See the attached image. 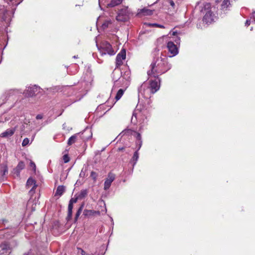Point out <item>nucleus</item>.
<instances>
[{
	"label": "nucleus",
	"instance_id": "1",
	"mask_svg": "<svg viewBox=\"0 0 255 255\" xmlns=\"http://www.w3.org/2000/svg\"><path fill=\"white\" fill-rule=\"evenodd\" d=\"M150 69L147 71V74L149 78L152 77H159V76L169 70L171 66L168 64L167 58L158 57L154 60L150 66Z\"/></svg>",
	"mask_w": 255,
	"mask_h": 255
},
{
	"label": "nucleus",
	"instance_id": "2",
	"mask_svg": "<svg viewBox=\"0 0 255 255\" xmlns=\"http://www.w3.org/2000/svg\"><path fill=\"white\" fill-rule=\"evenodd\" d=\"M204 14L202 21L203 23L209 25L215 21L216 16L211 10V5L210 3H206L201 9Z\"/></svg>",
	"mask_w": 255,
	"mask_h": 255
},
{
	"label": "nucleus",
	"instance_id": "3",
	"mask_svg": "<svg viewBox=\"0 0 255 255\" xmlns=\"http://www.w3.org/2000/svg\"><path fill=\"white\" fill-rule=\"evenodd\" d=\"M154 79H150L149 80V86L148 88L150 91V94L146 93V90L143 91V95L144 97L148 98L150 97L151 94H154L158 91L160 87L161 79L159 77H153Z\"/></svg>",
	"mask_w": 255,
	"mask_h": 255
},
{
	"label": "nucleus",
	"instance_id": "4",
	"mask_svg": "<svg viewBox=\"0 0 255 255\" xmlns=\"http://www.w3.org/2000/svg\"><path fill=\"white\" fill-rule=\"evenodd\" d=\"M130 11L128 7H124L120 9L116 16V20L118 21L125 22L129 19Z\"/></svg>",
	"mask_w": 255,
	"mask_h": 255
},
{
	"label": "nucleus",
	"instance_id": "5",
	"mask_svg": "<svg viewBox=\"0 0 255 255\" xmlns=\"http://www.w3.org/2000/svg\"><path fill=\"white\" fill-rule=\"evenodd\" d=\"M99 50L102 55L108 54L110 55H113L115 54L112 45L107 41L102 42Z\"/></svg>",
	"mask_w": 255,
	"mask_h": 255
},
{
	"label": "nucleus",
	"instance_id": "6",
	"mask_svg": "<svg viewBox=\"0 0 255 255\" xmlns=\"http://www.w3.org/2000/svg\"><path fill=\"white\" fill-rule=\"evenodd\" d=\"M126 58V51L125 49L121 50L117 55L116 59V68H118L123 64V61Z\"/></svg>",
	"mask_w": 255,
	"mask_h": 255
},
{
	"label": "nucleus",
	"instance_id": "7",
	"mask_svg": "<svg viewBox=\"0 0 255 255\" xmlns=\"http://www.w3.org/2000/svg\"><path fill=\"white\" fill-rule=\"evenodd\" d=\"M0 249V255H7L11 250L9 244L6 242H4L1 244Z\"/></svg>",
	"mask_w": 255,
	"mask_h": 255
},
{
	"label": "nucleus",
	"instance_id": "8",
	"mask_svg": "<svg viewBox=\"0 0 255 255\" xmlns=\"http://www.w3.org/2000/svg\"><path fill=\"white\" fill-rule=\"evenodd\" d=\"M115 179V175L111 172H110L108 175V177L104 182V190H107L110 187L112 183Z\"/></svg>",
	"mask_w": 255,
	"mask_h": 255
},
{
	"label": "nucleus",
	"instance_id": "9",
	"mask_svg": "<svg viewBox=\"0 0 255 255\" xmlns=\"http://www.w3.org/2000/svg\"><path fill=\"white\" fill-rule=\"evenodd\" d=\"M167 47L169 52L172 54V56L177 54L178 51L177 46L172 41L167 43Z\"/></svg>",
	"mask_w": 255,
	"mask_h": 255
},
{
	"label": "nucleus",
	"instance_id": "10",
	"mask_svg": "<svg viewBox=\"0 0 255 255\" xmlns=\"http://www.w3.org/2000/svg\"><path fill=\"white\" fill-rule=\"evenodd\" d=\"M153 10H151L146 7H144L137 10V15L139 16L151 15L153 14Z\"/></svg>",
	"mask_w": 255,
	"mask_h": 255
},
{
	"label": "nucleus",
	"instance_id": "11",
	"mask_svg": "<svg viewBox=\"0 0 255 255\" xmlns=\"http://www.w3.org/2000/svg\"><path fill=\"white\" fill-rule=\"evenodd\" d=\"M83 215L86 218H91L92 217L100 216V212L93 210L85 209L83 211Z\"/></svg>",
	"mask_w": 255,
	"mask_h": 255
},
{
	"label": "nucleus",
	"instance_id": "12",
	"mask_svg": "<svg viewBox=\"0 0 255 255\" xmlns=\"http://www.w3.org/2000/svg\"><path fill=\"white\" fill-rule=\"evenodd\" d=\"M39 90V88L36 86L28 87L25 92V95L27 97H32L36 95V93Z\"/></svg>",
	"mask_w": 255,
	"mask_h": 255
},
{
	"label": "nucleus",
	"instance_id": "13",
	"mask_svg": "<svg viewBox=\"0 0 255 255\" xmlns=\"http://www.w3.org/2000/svg\"><path fill=\"white\" fill-rule=\"evenodd\" d=\"M16 127L12 128L7 129L5 131L0 134V136L2 137H6L12 136L15 132Z\"/></svg>",
	"mask_w": 255,
	"mask_h": 255
},
{
	"label": "nucleus",
	"instance_id": "14",
	"mask_svg": "<svg viewBox=\"0 0 255 255\" xmlns=\"http://www.w3.org/2000/svg\"><path fill=\"white\" fill-rule=\"evenodd\" d=\"M25 167V164L23 161H20L18 163L16 167L14 168V173L16 174L17 176H19L20 175V172L21 170L24 169Z\"/></svg>",
	"mask_w": 255,
	"mask_h": 255
},
{
	"label": "nucleus",
	"instance_id": "15",
	"mask_svg": "<svg viewBox=\"0 0 255 255\" xmlns=\"http://www.w3.org/2000/svg\"><path fill=\"white\" fill-rule=\"evenodd\" d=\"M26 185L28 187L33 185L32 189L30 190V192L32 191L34 189H35L37 187L35 181L31 178H29L27 180L26 182Z\"/></svg>",
	"mask_w": 255,
	"mask_h": 255
},
{
	"label": "nucleus",
	"instance_id": "16",
	"mask_svg": "<svg viewBox=\"0 0 255 255\" xmlns=\"http://www.w3.org/2000/svg\"><path fill=\"white\" fill-rule=\"evenodd\" d=\"M138 158H139L138 151L136 150L134 152V154L130 161V162L131 163H132L133 166H134L136 163V162L137 161Z\"/></svg>",
	"mask_w": 255,
	"mask_h": 255
},
{
	"label": "nucleus",
	"instance_id": "17",
	"mask_svg": "<svg viewBox=\"0 0 255 255\" xmlns=\"http://www.w3.org/2000/svg\"><path fill=\"white\" fill-rule=\"evenodd\" d=\"M73 208V204L71 203H69L68 208V215L67 217V220L69 221L72 218V209Z\"/></svg>",
	"mask_w": 255,
	"mask_h": 255
},
{
	"label": "nucleus",
	"instance_id": "18",
	"mask_svg": "<svg viewBox=\"0 0 255 255\" xmlns=\"http://www.w3.org/2000/svg\"><path fill=\"white\" fill-rule=\"evenodd\" d=\"M88 193V191L87 189H83L81 190L79 194L76 196H77L79 199H82L87 196Z\"/></svg>",
	"mask_w": 255,
	"mask_h": 255
},
{
	"label": "nucleus",
	"instance_id": "19",
	"mask_svg": "<svg viewBox=\"0 0 255 255\" xmlns=\"http://www.w3.org/2000/svg\"><path fill=\"white\" fill-rule=\"evenodd\" d=\"M65 191V187L64 186H58L56 192L55 193L56 195L61 196Z\"/></svg>",
	"mask_w": 255,
	"mask_h": 255
},
{
	"label": "nucleus",
	"instance_id": "20",
	"mask_svg": "<svg viewBox=\"0 0 255 255\" xmlns=\"http://www.w3.org/2000/svg\"><path fill=\"white\" fill-rule=\"evenodd\" d=\"M123 0H112L108 5L110 7H114L121 4Z\"/></svg>",
	"mask_w": 255,
	"mask_h": 255
},
{
	"label": "nucleus",
	"instance_id": "21",
	"mask_svg": "<svg viewBox=\"0 0 255 255\" xmlns=\"http://www.w3.org/2000/svg\"><path fill=\"white\" fill-rule=\"evenodd\" d=\"M112 23V21L110 19H107L102 23V27L103 29H106Z\"/></svg>",
	"mask_w": 255,
	"mask_h": 255
},
{
	"label": "nucleus",
	"instance_id": "22",
	"mask_svg": "<svg viewBox=\"0 0 255 255\" xmlns=\"http://www.w3.org/2000/svg\"><path fill=\"white\" fill-rule=\"evenodd\" d=\"M77 139V135L74 134L72 136H71L68 139L67 144L69 145H71L72 144L74 143Z\"/></svg>",
	"mask_w": 255,
	"mask_h": 255
},
{
	"label": "nucleus",
	"instance_id": "23",
	"mask_svg": "<svg viewBox=\"0 0 255 255\" xmlns=\"http://www.w3.org/2000/svg\"><path fill=\"white\" fill-rule=\"evenodd\" d=\"M124 90L122 89H120L118 90L116 96L115 97V99L116 100V101H118L121 99V98L123 96L124 93Z\"/></svg>",
	"mask_w": 255,
	"mask_h": 255
},
{
	"label": "nucleus",
	"instance_id": "24",
	"mask_svg": "<svg viewBox=\"0 0 255 255\" xmlns=\"http://www.w3.org/2000/svg\"><path fill=\"white\" fill-rule=\"evenodd\" d=\"M83 207V205H82L80 207V208L78 209V211H77L76 214L75 215V220H77L78 219V218H79L80 215L81 214V213L82 212Z\"/></svg>",
	"mask_w": 255,
	"mask_h": 255
},
{
	"label": "nucleus",
	"instance_id": "25",
	"mask_svg": "<svg viewBox=\"0 0 255 255\" xmlns=\"http://www.w3.org/2000/svg\"><path fill=\"white\" fill-rule=\"evenodd\" d=\"M90 176L94 181H96L97 180L98 174L96 172L92 171L91 172Z\"/></svg>",
	"mask_w": 255,
	"mask_h": 255
},
{
	"label": "nucleus",
	"instance_id": "26",
	"mask_svg": "<svg viewBox=\"0 0 255 255\" xmlns=\"http://www.w3.org/2000/svg\"><path fill=\"white\" fill-rule=\"evenodd\" d=\"M133 135L136 138V141L142 140L141 135L139 132L134 131V134H133Z\"/></svg>",
	"mask_w": 255,
	"mask_h": 255
},
{
	"label": "nucleus",
	"instance_id": "27",
	"mask_svg": "<svg viewBox=\"0 0 255 255\" xmlns=\"http://www.w3.org/2000/svg\"><path fill=\"white\" fill-rule=\"evenodd\" d=\"M7 1L11 2L16 5L20 3L23 0H6Z\"/></svg>",
	"mask_w": 255,
	"mask_h": 255
},
{
	"label": "nucleus",
	"instance_id": "28",
	"mask_svg": "<svg viewBox=\"0 0 255 255\" xmlns=\"http://www.w3.org/2000/svg\"><path fill=\"white\" fill-rule=\"evenodd\" d=\"M229 0H224L222 4V7L223 8H227L228 6V4H229Z\"/></svg>",
	"mask_w": 255,
	"mask_h": 255
},
{
	"label": "nucleus",
	"instance_id": "29",
	"mask_svg": "<svg viewBox=\"0 0 255 255\" xmlns=\"http://www.w3.org/2000/svg\"><path fill=\"white\" fill-rule=\"evenodd\" d=\"M63 160L64 163H67L70 161V158L68 154H65L63 156Z\"/></svg>",
	"mask_w": 255,
	"mask_h": 255
},
{
	"label": "nucleus",
	"instance_id": "30",
	"mask_svg": "<svg viewBox=\"0 0 255 255\" xmlns=\"http://www.w3.org/2000/svg\"><path fill=\"white\" fill-rule=\"evenodd\" d=\"M29 140L28 138H25L22 142V146H25L29 143Z\"/></svg>",
	"mask_w": 255,
	"mask_h": 255
},
{
	"label": "nucleus",
	"instance_id": "31",
	"mask_svg": "<svg viewBox=\"0 0 255 255\" xmlns=\"http://www.w3.org/2000/svg\"><path fill=\"white\" fill-rule=\"evenodd\" d=\"M136 144H137V149L136 150L138 151L140 149V148H141V147L142 146V140L136 141Z\"/></svg>",
	"mask_w": 255,
	"mask_h": 255
},
{
	"label": "nucleus",
	"instance_id": "32",
	"mask_svg": "<svg viewBox=\"0 0 255 255\" xmlns=\"http://www.w3.org/2000/svg\"><path fill=\"white\" fill-rule=\"evenodd\" d=\"M78 199H79L78 198V197H77V196H76V197H75V198H72L70 200V201H69V203H71L72 204H73L74 203H76L77 202V201H78Z\"/></svg>",
	"mask_w": 255,
	"mask_h": 255
},
{
	"label": "nucleus",
	"instance_id": "33",
	"mask_svg": "<svg viewBox=\"0 0 255 255\" xmlns=\"http://www.w3.org/2000/svg\"><path fill=\"white\" fill-rule=\"evenodd\" d=\"M77 250L79 251V252H80V253L82 255H87L88 254L81 248H77Z\"/></svg>",
	"mask_w": 255,
	"mask_h": 255
},
{
	"label": "nucleus",
	"instance_id": "34",
	"mask_svg": "<svg viewBox=\"0 0 255 255\" xmlns=\"http://www.w3.org/2000/svg\"><path fill=\"white\" fill-rule=\"evenodd\" d=\"M30 166L32 167L34 170H35L36 168V165L32 161L30 162Z\"/></svg>",
	"mask_w": 255,
	"mask_h": 255
},
{
	"label": "nucleus",
	"instance_id": "35",
	"mask_svg": "<svg viewBox=\"0 0 255 255\" xmlns=\"http://www.w3.org/2000/svg\"><path fill=\"white\" fill-rule=\"evenodd\" d=\"M169 3L170 5H171L173 8H174L175 4V3L174 2V1H173V0H170L169 1Z\"/></svg>",
	"mask_w": 255,
	"mask_h": 255
},
{
	"label": "nucleus",
	"instance_id": "36",
	"mask_svg": "<svg viewBox=\"0 0 255 255\" xmlns=\"http://www.w3.org/2000/svg\"><path fill=\"white\" fill-rule=\"evenodd\" d=\"M153 25L155 26L156 27L161 28H165L163 25H160V24H156V23L154 24Z\"/></svg>",
	"mask_w": 255,
	"mask_h": 255
},
{
	"label": "nucleus",
	"instance_id": "37",
	"mask_svg": "<svg viewBox=\"0 0 255 255\" xmlns=\"http://www.w3.org/2000/svg\"><path fill=\"white\" fill-rule=\"evenodd\" d=\"M42 118H43V116H42V115H41V114H38V115H37L36 116V119L37 120H41V119H42Z\"/></svg>",
	"mask_w": 255,
	"mask_h": 255
},
{
	"label": "nucleus",
	"instance_id": "38",
	"mask_svg": "<svg viewBox=\"0 0 255 255\" xmlns=\"http://www.w3.org/2000/svg\"><path fill=\"white\" fill-rule=\"evenodd\" d=\"M125 149V147H119L117 149L118 151H124Z\"/></svg>",
	"mask_w": 255,
	"mask_h": 255
},
{
	"label": "nucleus",
	"instance_id": "39",
	"mask_svg": "<svg viewBox=\"0 0 255 255\" xmlns=\"http://www.w3.org/2000/svg\"><path fill=\"white\" fill-rule=\"evenodd\" d=\"M251 24V21L250 20H247L246 21V25L249 26Z\"/></svg>",
	"mask_w": 255,
	"mask_h": 255
},
{
	"label": "nucleus",
	"instance_id": "40",
	"mask_svg": "<svg viewBox=\"0 0 255 255\" xmlns=\"http://www.w3.org/2000/svg\"><path fill=\"white\" fill-rule=\"evenodd\" d=\"M8 172V170H7V167H5V169H4V171H3V175H4L5 174V173H7Z\"/></svg>",
	"mask_w": 255,
	"mask_h": 255
},
{
	"label": "nucleus",
	"instance_id": "41",
	"mask_svg": "<svg viewBox=\"0 0 255 255\" xmlns=\"http://www.w3.org/2000/svg\"><path fill=\"white\" fill-rule=\"evenodd\" d=\"M177 32L176 31H174V32H173V33H172V35H177Z\"/></svg>",
	"mask_w": 255,
	"mask_h": 255
},
{
	"label": "nucleus",
	"instance_id": "42",
	"mask_svg": "<svg viewBox=\"0 0 255 255\" xmlns=\"http://www.w3.org/2000/svg\"><path fill=\"white\" fill-rule=\"evenodd\" d=\"M73 58H78V55H77V56L75 55V56H73Z\"/></svg>",
	"mask_w": 255,
	"mask_h": 255
},
{
	"label": "nucleus",
	"instance_id": "43",
	"mask_svg": "<svg viewBox=\"0 0 255 255\" xmlns=\"http://www.w3.org/2000/svg\"><path fill=\"white\" fill-rule=\"evenodd\" d=\"M253 15H254V17H255V12H254L253 13Z\"/></svg>",
	"mask_w": 255,
	"mask_h": 255
}]
</instances>
